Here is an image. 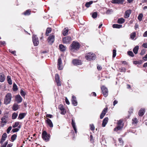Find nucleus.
Returning a JSON list of instances; mask_svg holds the SVG:
<instances>
[{
  "mask_svg": "<svg viewBox=\"0 0 147 147\" xmlns=\"http://www.w3.org/2000/svg\"><path fill=\"white\" fill-rule=\"evenodd\" d=\"M93 1H91L89 2H87L86 3L85 6L87 8L89 7L90 5L92 4Z\"/></svg>",
  "mask_w": 147,
  "mask_h": 147,
  "instance_id": "obj_35",
  "label": "nucleus"
},
{
  "mask_svg": "<svg viewBox=\"0 0 147 147\" xmlns=\"http://www.w3.org/2000/svg\"><path fill=\"white\" fill-rule=\"evenodd\" d=\"M133 109L132 108H131L129 109L128 112L129 113V116H130L131 114L133 113Z\"/></svg>",
  "mask_w": 147,
  "mask_h": 147,
  "instance_id": "obj_48",
  "label": "nucleus"
},
{
  "mask_svg": "<svg viewBox=\"0 0 147 147\" xmlns=\"http://www.w3.org/2000/svg\"><path fill=\"white\" fill-rule=\"evenodd\" d=\"M1 126L2 127H3L7 123V119H4V118H2L1 119Z\"/></svg>",
  "mask_w": 147,
  "mask_h": 147,
  "instance_id": "obj_27",
  "label": "nucleus"
},
{
  "mask_svg": "<svg viewBox=\"0 0 147 147\" xmlns=\"http://www.w3.org/2000/svg\"><path fill=\"white\" fill-rule=\"evenodd\" d=\"M108 110V108L107 107H106L103 109L100 115V119H102L103 118L107 112Z\"/></svg>",
  "mask_w": 147,
  "mask_h": 147,
  "instance_id": "obj_11",
  "label": "nucleus"
},
{
  "mask_svg": "<svg viewBox=\"0 0 147 147\" xmlns=\"http://www.w3.org/2000/svg\"><path fill=\"white\" fill-rule=\"evenodd\" d=\"M19 130V129L18 128H16L14 129H12V131L13 132H17Z\"/></svg>",
  "mask_w": 147,
  "mask_h": 147,
  "instance_id": "obj_54",
  "label": "nucleus"
},
{
  "mask_svg": "<svg viewBox=\"0 0 147 147\" xmlns=\"http://www.w3.org/2000/svg\"><path fill=\"white\" fill-rule=\"evenodd\" d=\"M145 109H141L139 110L138 112V115L139 116H142L144 114Z\"/></svg>",
  "mask_w": 147,
  "mask_h": 147,
  "instance_id": "obj_24",
  "label": "nucleus"
},
{
  "mask_svg": "<svg viewBox=\"0 0 147 147\" xmlns=\"http://www.w3.org/2000/svg\"><path fill=\"white\" fill-rule=\"evenodd\" d=\"M19 106L18 104L16 103H14L12 107V109L14 111H16L18 110L19 108Z\"/></svg>",
  "mask_w": 147,
  "mask_h": 147,
  "instance_id": "obj_23",
  "label": "nucleus"
},
{
  "mask_svg": "<svg viewBox=\"0 0 147 147\" xmlns=\"http://www.w3.org/2000/svg\"><path fill=\"white\" fill-rule=\"evenodd\" d=\"M102 67L99 65H97V69L98 70H100L102 69Z\"/></svg>",
  "mask_w": 147,
  "mask_h": 147,
  "instance_id": "obj_61",
  "label": "nucleus"
},
{
  "mask_svg": "<svg viewBox=\"0 0 147 147\" xmlns=\"http://www.w3.org/2000/svg\"><path fill=\"white\" fill-rule=\"evenodd\" d=\"M118 140L121 145H122L123 144V142L122 138H119Z\"/></svg>",
  "mask_w": 147,
  "mask_h": 147,
  "instance_id": "obj_52",
  "label": "nucleus"
},
{
  "mask_svg": "<svg viewBox=\"0 0 147 147\" xmlns=\"http://www.w3.org/2000/svg\"><path fill=\"white\" fill-rule=\"evenodd\" d=\"M80 44L77 42L74 41L69 47V49L71 51H78L80 47Z\"/></svg>",
  "mask_w": 147,
  "mask_h": 147,
  "instance_id": "obj_1",
  "label": "nucleus"
},
{
  "mask_svg": "<svg viewBox=\"0 0 147 147\" xmlns=\"http://www.w3.org/2000/svg\"><path fill=\"white\" fill-rule=\"evenodd\" d=\"M26 114L25 113H20L19 115L18 119H23L25 116Z\"/></svg>",
  "mask_w": 147,
  "mask_h": 147,
  "instance_id": "obj_25",
  "label": "nucleus"
},
{
  "mask_svg": "<svg viewBox=\"0 0 147 147\" xmlns=\"http://www.w3.org/2000/svg\"><path fill=\"white\" fill-rule=\"evenodd\" d=\"M122 121L121 120H119L117 123V125H121Z\"/></svg>",
  "mask_w": 147,
  "mask_h": 147,
  "instance_id": "obj_60",
  "label": "nucleus"
},
{
  "mask_svg": "<svg viewBox=\"0 0 147 147\" xmlns=\"http://www.w3.org/2000/svg\"><path fill=\"white\" fill-rule=\"evenodd\" d=\"M22 98L21 96L19 95H17L15 96V99L18 103H20L22 102Z\"/></svg>",
  "mask_w": 147,
  "mask_h": 147,
  "instance_id": "obj_13",
  "label": "nucleus"
},
{
  "mask_svg": "<svg viewBox=\"0 0 147 147\" xmlns=\"http://www.w3.org/2000/svg\"><path fill=\"white\" fill-rule=\"evenodd\" d=\"M119 69L120 70V71L121 72H125L126 71V69L124 67H121Z\"/></svg>",
  "mask_w": 147,
  "mask_h": 147,
  "instance_id": "obj_57",
  "label": "nucleus"
},
{
  "mask_svg": "<svg viewBox=\"0 0 147 147\" xmlns=\"http://www.w3.org/2000/svg\"><path fill=\"white\" fill-rule=\"evenodd\" d=\"M55 78L57 86H61V84L60 81L59 77L58 74H56L55 75Z\"/></svg>",
  "mask_w": 147,
  "mask_h": 147,
  "instance_id": "obj_10",
  "label": "nucleus"
},
{
  "mask_svg": "<svg viewBox=\"0 0 147 147\" xmlns=\"http://www.w3.org/2000/svg\"><path fill=\"white\" fill-rule=\"evenodd\" d=\"M20 94L22 96L24 97L26 94L25 92L24 91L22 90L21 89L20 91Z\"/></svg>",
  "mask_w": 147,
  "mask_h": 147,
  "instance_id": "obj_46",
  "label": "nucleus"
},
{
  "mask_svg": "<svg viewBox=\"0 0 147 147\" xmlns=\"http://www.w3.org/2000/svg\"><path fill=\"white\" fill-rule=\"evenodd\" d=\"M64 108V106L62 104L60 105L58 107V108L60 110Z\"/></svg>",
  "mask_w": 147,
  "mask_h": 147,
  "instance_id": "obj_55",
  "label": "nucleus"
},
{
  "mask_svg": "<svg viewBox=\"0 0 147 147\" xmlns=\"http://www.w3.org/2000/svg\"><path fill=\"white\" fill-rule=\"evenodd\" d=\"M52 29L51 28H47L46 30L45 35L46 36H48L49 34L52 31Z\"/></svg>",
  "mask_w": 147,
  "mask_h": 147,
  "instance_id": "obj_29",
  "label": "nucleus"
},
{
  "mask_svg": "<svg viewBox=\"0 0 147 147\" xmlns=\"http://www.w3.org/2000/svg\"><path fill=\"white\" fill-rule=\"evenodd\" d=\"M142 62L140 60L139 61H134L133 62L134 64H140L142 63Z\"/></svg>",
  "mask_w": 147,
  "mask_h": 147,
  "instance_id": "obj_47",
  "label": "nucleus"
},
{
  "mask_svg": "<svg viewBox=\"0 0 147 147\" xmlns=\"http://www.w3.org/2000/svg\"><path fill=\"white\" fill-rule=\"evenodd\" d=\"M46 117H47L49 118H52L53 116L51 114H47L46 115Z\"/></svg>",
  "mask_w": 147,
  "mask_h": 147,
  "instance_id": "obj_62",
  "label": "nucleus"
},
{
  "mask_svg": "<svg viewBox=\"0 0 147 147\" xmlns=\"http://www.w3.org/2000/svg\"><path fill=\"white\" fill-rule=\"evenodd\" d=\"M32 41L34 46H36L39 44V40L37 36L36 35H34L32 36Z\"/></svg>",
  "mask_w": 147,
  "mask_h": 147,
  "instance_id": "obj_8",
  "label": "nucleus"
},
{
  "mask_svg": "<svg viewBox=\"0 0 147 147\" xmlns=\"http://www.w3.org/2000/svg\"><path fill=\"white\" fill-rule=\"evenodd\" d=\"M125 21V20L124 19L122 18H120L118 20L117 22L118 24H122L124 23Z\"/></svg>",
  "mask_w": 147,
  "mask_h": 147,
  "instance_id": "obj_31",
  "label": "nucleus"
},
{
  "mask_svg": "<svg viewBox=\"0 0 147 147\" xmlns=\"http://www.w3.org/2000/svg\"><path fill=\"white\" fill-rule=\"evenodd\" d=\"M109 119L107 117L105 118L103 120L102 126L103 127H105Z\"/></svg>",
  "mask_w": 147,
  "mask_h": 147,
  "instance_id": "obj_22",
  "label": "nucleus"
},
{
  "mask_svg": "<svg viewBox=\"0 0 147 147\" xmlns=\"http://www.w3.org/2000/svg\"><path fill=\"white\" fill-rule=\"evenodd\" d=\"M73 65L75 66L81 65L82 64V62L80 60L78 59H74L72 61Z\"/></svg>",
  "mask_w": 147,
  "mask_h": 147,
  "instance_id": "obj_9",
  "label": "nucleus"
},
{
  "mask_svg": "<svg viewBox=\"0 0 147 147\" xmlns=\"http://www.w3.org/2000/svg\"><path fill=\"white\" fill-rule=\"evenodd\" d=\"M47 120H45V122L51 128H52L53 127V124L51 121L48 118H46Z\"/></svg>",
  "mask_w": 147,
  "mask_h": 147,
  "instance_id": "obj_15",
  "label": "nucleus"
},
{
  "mask_svg": "<svg viewBox=\"0 0 147 147\" xmlns=\"http://www.w3.org/2000/svg\"><path fill=\"white\" fill-rule=\"evenodd\" d=\"M12 128V127L11 126H10L8 127L7 130V134H9V133L11 129Z\"/></svg>",
  "mask_w": 147,
  "mask_h": 147,
  "instance_id": "obj_53",
  "label": "nucleus"
},
{
  "mask_svg": "<svg viewBox=\"0 0 147 147\" xmlns=\"http://www.w3.org/2000/svg\"><path fill=\"white\" fill-rule=\"evenodd\" d=\"M90 140L92 142H94V139H93V136L92 134L90 135Z\"/></svg>",
  "mask_w": 147,
  "mask_h": 147,
  "instance_id": "obj_56",
  "label": "nucleus"
},
{
  "mask_svg": "<svg viewBox=\"0 0 147 147\" xmlns=\"http://www.w3.org/2000/svg\"><path fill=\"white\" fill-rule=\"evenodd\" d=\"M71 102L72 104L74 106H76L77 105L78 102L76 100V98L75 96L73 95L72 97Z\"/></svg>",
  "mask_w": 147,
  "mask_h": 147,
  "instance_id": "obj_14",
  "label": "nucleus"
},
{
  "mask_svg": "<svg viewBox=\"0 0 147 147\" xmlns=\"http://www.w3.org/2000/svg\"><path fill=\"white\" fill-rule=\"evenodd\" d=\"M59 48L60 51L62 52H64L66 50V47L61 44L59 45Z\"/></svg>",
  "mask_w": 147,
  "mask_h": 147,
  "instance_id": "obj_20",
  "label": "nucleus"
},
{
  "mask_svg": "<svg viewBox=\"0 0 147 147\" xmlns=\"http://www.w3.org/2000/svg\"><path fill=\"white\" fill-rule=\"evenodd\" d=\"M0 44L3 46H5L6 44L5 42V41H0Z\"/></svg>",
  "mask_w": 147,
  "mask_h": 147,
  "instance_id": "obj_59",
  "label": "nucleus"
},
{
  "mask_svg": "<svg viewBox=\"0 0 147 147\" xmlns=\"http://www.w3.org/2000/svg\"><path fill=\"white\" fill-rule=\"evenodd\" d=\"M12 96L11 93H7L5 96L4 100V104L7 105L11 102Z\"/></svg>",
  "mask_w": 147,
  "mask_h": 147,
  "instance_id": "obj_3",
  "label": "nucleus"
},
{
  "mask_svg": "<svg viewBox=\"0 0 147 147\" xmlns=\"http://www.w3.org/2000/svg\"><path fill=\"white\" fill-rule=\"evenodd\" d=\"M143 16V15L142 13H140L139 14L138 18V20L140 21H141L142 19V18Z\"/></svg>",
  "mask_w": 147,
  "mask_h": 147,
  "instance_id": "obj_44",
  "label": "nucleus"
},
{
  "mask_svg": "<svg viewBox=\"0 0 147 147\" xmlns=\"http://www.w3.org/2000/svg\"><path fill=\"white\" fill-rule=\"evenodd\" d=\"M71 40V38L69 36L64 37L62 39L63 42L64 44H69Z\"/></svg>",
  "mask_w": 147,
  "mask_h": 147,
  "instance_id": "obj_7",
  "label": "nucleus"
},
{
  "mask_svg": "<svg viewBox=\"0 0 147 147\" xmlns=\"http://www.w3.org/2000/svg\"><path fill=\"white\" fill-rule=\"evenodd\" d=\"M90 129L91 130H92V131H93L94 130L95 127L94 126V125L93 124H90Z\"/></svg>",
  "mask_w": 147,
  "mask_h": 147,
  "instance_id": "obj_43",
  "label": "nucleus"
},
{
  "mask_svg": "<svg viewBox=\"0 0 147 147\" xmlns=\"http://www.w3.org/2000/svg\"><path fill=\"white\" fill-rule=\"evenodd\" d=\"M5 76L4 73L2 72L0 73V82H3L5 80Z\"/></svg>",
  "mask_w": 147,
  "mask_h": 147,
  "instance_id": "obj_16",
  "label": "nucleus"
},
{
  "mask_svg": "<svg viewBox=\"0 0 147 147\" xmlns=\"http://www.w3.org/2000/svg\"><path fill=\"white\" fill-rule=\"evenodd\" d=\"M17 136V135L16 134H14L12 135L11 137V139L12 141L13 142L15 140H16Z\"/></svg>",
  "mask_w": 147,
  "mask_h": 147,
  "instance_id": "obj_39",
  "label": "nucleus"
},
{
  "mask_svg": "<svg viewBox=\"0 0 147 147\" xmlns=\"http://www.w3.org/2000/svg\"><path fill=\"white\" fill-rule=\"evenodd\" d=\"M19 124V122H15L14 124H13L12 125V127L13 128H15L17 127Z\"/></svg>",
  "mask_w": 147,
  "mask_h": 147,
  "instance_id": "obj_45",
  "label": "nucleus"
},
{
  "mask_svg": "<svg viewBox=\"0 0 147 147\" xmlns=\"http://www.w3.org/2000/svg\"><path fill=\"white\" fill-rule=\"evenodd\" d=\"M136 36V33L135 32H133L130 34V38L132 39H134Z\"/></svg>",
  "mask_w": 147,
  "mask_h": 147,
  "instance_id": "obj_38",
  "label": "nucleus"
},
{
  "mask_svg": "<svg viewBox=\"0 0 147 147\" xmlns=\"http://www.w3.org/2000/svg\"><path fill=\"white\" fill-rule=\"evenodd\" d=\"M125 0H112L111 3H113L123 4Z\"/></svg>",
  "mask_w": 147,
  "mask_h": 147,
  "instance_id": "obj_17",
  "label": "nucleus"
},
{
  "mask_svg": "<svg viewBox=\"0 0 147 147\" xmlns=\"http://www.w3.org/2000/svg\"><path fill=\"white\" fill-rule=\"evenodd\" d=\"M143 47L145 48H147V43H144L142 44Z\"/></svg>",
  "mask_w": 147,
  "mask_h": 147,
  "instance_id": "obj_63",
  "label": "nucleus"
},
{
  "mask_svg": "<svg viewBox=\"0 0 147 147\" xmlns=\"http://www.w3.org/2000/svg\"><path fill=\"white\" fill-rule=\"evenodd\" d=\"M7 135L6 133H4L2 135L1 139L3 140H5L7 137Z\"/></svg>",
  "mask_w": 147,
  "mask_h": 147,
  "instance_id": "obj_40",
  "label": "nucleus"
},
{
  "mask_svg": "<svg viewBox=\"0 0 147 147\" xmlns=\"http://www.w3.org/2000/svg\"><path fill=\"white\" fill-rule=\"evenodd\" d=\"M138 121L136 118H133L132 119V124L133 125H136L138 123Z\"/></svg>",
  "mask_w": 147,
  "mask_h": 147,
  "instance_id": "obj_28",
  "label": "nucleus"
},
{
  "mask_svg": "<svg viewBox=\"0 0 147 147\" xmlns=\"http://www.w3.org/2000/svg\"><path fill=\"white\" fill-rule=\"evenodd\" d=\"M31 12V11L30 9H28L26 10L24 12L22 13V14L25 16H28L30 15Z\"/></svg>",
  "mask_w": 147,
  "mask_h": 147,
  "instance_id": "obj_21",
  "label": "nucleus"
},
{
  "mask_svg": "<svg viewBox=\"0 0 147 147\" xmlns=\"http://www.w3.org/2000/svg\"><path fill=\"white\" fill-rule=\"evenodd\" d=\"M131 13V10H126L125 13L124 18H128L130 15Z\"/></svg>",
  "mask_w": 147,
  "mask_h": 147,
  "instance_id": "obj_18",
  "label": "nucleus"
},
{
  "mask_svg": "<svg viewBox=\"0 0 147 147\" xmlns=\"http://www.w3.org/2000/svg\"><path fill=\"white\" fill-rule=\"evenodd\" d=\"M18 115L17 113L14 112L12 115V119H16L18 116Z\"/></svg>",
  "mask_w": 147,
  "mask_h": 147,
  "instance_id": "obj_36",
  "label": "nucleus"
},
{
  "mask_svg": "<svg viewBox=\"0 0 147 147\" xmlns=\"http://www.w3.org/2000/svg\"><path fill=\"white\" fill-rule=\"evenodd\" d=\"M68 31L69 30L68 28H65L63 31L62 34L64 36H67L68 34Z\"/></svg>",
  "mask_w": 147,
  "mask_h": 147,
  "instance_id": "obj_26",
  "label": "nucleus"
},
{
  "mask_svg": "<svg viewBox=\"0 0 147 147\" xmlns=\"http://www.w3.org/2000/svg\"><path fill=\"white\" fill-rule=\"evenodd\" d=\"M60 111H61V114L64 115L66 113L65 109L64 108L63 109H62Z\"/></svg>",
  "mask_w": 147,
  "mask_h": 147,
  "instance_id": "obj_42",
  "label": "nucleus"
},
{
  "mask_svg": "<svg viewBox=\"0 0 147 147\" xmlns=\"http://www.w3.org/2000/svg\"><path fill=\"white\" fill-rule=\"evenodd\" d=\"M122 128V126H121V125H117V126L114 129V130L115 131H117L118 130L121 129Z\"/></svg>",
  "mask_w": 147,
  "mask_h": 147,
  "instance_id": "obj_33",
  "label": "nucleus"
},
{
  "mask_svg": "<svg viewBox=\"0 0 147 147\" xmlns=\"http://www.w3.org/2000/svg\"><path fill=\"white\" fill-rule=\"evenodd\" d=\"M97 16V13L96 12H94L92 14V17L94 18H96Z\"/></svg>",
  "mask_w": 147,
  "mask_h": 147,
  "instance_id": "obj_49",
  "label": "nucleus"
},
{
  "mask_svg": "<svg viewBox=\"0 0 147 147\" xmlns=\"http://www.w3.org/2000/svg\"><path fill=\"white\" fill-rule=\"evenodd\" d=\"M62 63L61 59V58H59L58 60L57 65L58 69L59 70H61L63 68V66L61 65Z\"/></svg>",
  "mask_w": 147,
  "mask_h": 147,
  "instance_id": "obj_12",
  "label": "nucleus"
},
{
  "mask_svg": "<svg viewBox=\"0 0 147 147\" xmlns=\"http://www.w3.org/2000/svg\"><path fill=\"white\" fill-rule=\"evenodd\" d=\"M7 81L9 84V85H11L12 83L11 76H7Z\"/></svg>",
  "mask_w": 147,
  "mask_h": 147,
  "instance_id": "obj_30",
  "label": "nucleus"
},
{
  "mask_svg": "<svg viewBox=\"0 0 147 147\" xmlns=\"http://www.w3.org/2000/svg\"><path fill=\"white\" fill-rule=\"evenodd\" d=\"M9 52L13 54L14 56H16V51H13L10 49L9 50Z\"/></svg>",
  "mask_w": 147,
  "mask_h": 147,
  "instance_id": "obj_51",
  "label": "nucleus"
},
{
  "mask_svg": "<svg viewBox=\"0 0 147 147\" xmlns=\"http://www.w3.org/2000/svg\"><path fill=\"white\" fill-rule=\"evenodd\" d=\"M18 90V88L17 85L15 83H14L13 87V91H17Z\"/></svg>",
  "mask_w": 147,
  "mask_h": 147,
  "instance_id": "obj_37",
  "label": "nucleus"
},
{
  "mask_svg": "<svg viewBox=\"0 0 147 147\" xmlns=\"http://www.w3.org/2000/svg\"><path fill=\"white\" fill-rule=\"evenodd\" d=\"M113 27L114 28H120L122 27L121 25L114 24L113 25Z\"/></svg>",
  "mask_w": 147,
  "mask_h": 147,
  "instance_id": "obj_32",
  "label": "nucleus"
},
{
  "mask_svg": "<svg viewBox=\"0 0 147 147\" xmlns=\"http://www.w3.org/2000/svg\"><path fill=\"white\" fill-rule=\"evenodd\" d=\"M127 54L130 56L134 57V55L133 52L131 51H129L127 52Z\"/></svg>",
  "mask_w": 147,
  "mask_h": 147,
  "instance_id": "obj_41",
  "label": "nucleus"
},
{
  "mask_svg": "<svg viewBox=\"0 0 147 147\" xmlns=\"http://www.w3.org/2000/svg\"><path fill=\"white\" fill-rule=\"evenodd\" d=\"M55 40V36L54 33H52L48 37L47 41L48 43L50 45H52L54 43Z\"/></svg>",
  "mask_w": 147,
  "mask_h": 147,
  "instance_id": "obj_4",
  "label": "nucleus"
},
{
  "mask_svg": "<svg viewBox=\"0 0 147 147\" xmlns=\"http://www.w3.org/2000/svg\"><path fill=\"white\" fill-rule=\"evenodd\" d=\"M116 50L115 49H114L113 50V57H115L116 56Z\"/></svg>",
  "mask_w": 147,
  "mask_h": 147,
  "instance_id": "obj_50",
  "label": "nucleus"
},
{
  "mask_svg": "<svg viewBox=\"0 0 147 147\" xmlns=\"http://www.w3.org/2000/svg\"><path fill=\"white\" fill-rule=\"evenodd\" d=\"M143 59L145 61L147 60V54L143 57Z\"/></svg>",
  "mask_w": 147,
  "mask_h": 147,
  "instance_id": "obj_64",
  "label": "nucleus"
},
{
  "mask_svg": "<svg viewBox=\"0 0 147 147\" xmlns=\"http://www.w3.org/2000/svg\"><path fill=\"white\" fill-rule=\"evenodd\" d=\"M102 93L104 96L106 97L108 95L109 91L107 88L105 86H102L101 87Z\"/></svg>",
  "mask_w": 147,
  "mask_h": 147,
  "instance_id": "obj_5",
  "label": "nucleus"
},
{
  "mask_svg": "<svg viewBox=\"0 0 147 147\" xmlns=\"http://www.w3.org/2000/svg\"><path fill=\"white\" fill-rule=\"evenodd\" d=\"M71 125L74 130L75 133H76L77 132V129L76 127L75 123L74 120L73 119H71Z\"/></svg>",
  "mask_w": 147,
  "mask_h": 147,
  "instance_id": "obj_19",
  "label": "nucleus"
},
{
  "mask_svg": "<svg viewBox=\"0 0 147 147\" xmlns=\"http://www.w3.org/2000/svg\"><path fill=\"white\" fill-rule=\"evenodd\" d=\"M139 49V46H136L133 49V51L134 53L136 54L138 53V52Z\"/></svg>",
  "mask_w": 147,
  "mask_h": 147,
  "instance_id": "obj_34",
  "label": "nucleus"
},
{
  "mask_svg": "<svg viewBox=\"0 0 147 147\" xmlns=\"http://www.w3.org/2000/svg\"><path fill=\"white\" fill-rule=\"evenodd\" d=\"M42 137L43 140L46 142H47L49 140L50 135L47 134L45 131H44L42 133Z\"/></svg>",
  "mask_w": 147,
  "mask_h": 147,
  "instance_id": "obj_6",
  "label": "nucleus"
},
{
  "mask_svg": "<svg viewBox=\"0 0 147 147\" xmlns=\"http://www.w3.org/2000/svg\"><path fill=\"white\" fill-rule=\"evenodd\" d=\"M86 59L88 61L94 60L96 58V55L92 53L89 52L86 53L85 55Z\"/></svg>",
  "mask_w": 147,
  "mask_h": 147,
  "instance_id": "obj_2",
  "label": "nucleus"
},
{
  "mask_svg": "<svg viewBox=\"0 0 147 147\" xmlns=\"http://www.w3.org/2000/svg\"><path fill=\"white\" fill-rule=\"evenodd\" d=\"M8 117V115L7 114H5L2 118H4L5 119H7Z\"/></svg>",
  "mask_w": 147,
  "mask_h": 147,
  "instance_id": "obj_58",
  "label": "nucleus"
}]
</instances>
